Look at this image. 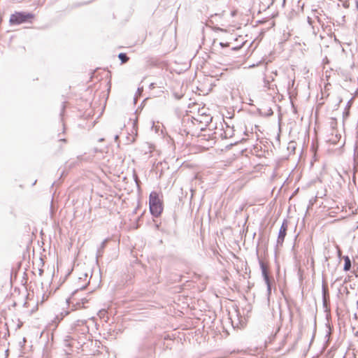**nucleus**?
Listing matches in <instances>:
<instances>
[{
  "instance_id": "f257e3e1",
  "label": "nucleus",
  "mask_w": 358,
  "mask_h": 358,
  "mask_svg": "<svg viewBox=\"0 0 358 358\" xmlns=\"http://www.w3.org/2000/svg\"><path fill=\"white\" fill-rule=\"evenodd\" d=\"M137 350L140 358H148L155 353V343L152 339L145 338L137 345Z\"/></svg>"
},
{
  "instance_id": "f03ea898",
  "label": "nucleus",
  "mask_w": 358,
  "mask_h": 358,
  "mask_svg": "<svg viewBox=\"0 0 358 358\" xmlns=\"http://www.w3.org/2000/svg\"><path fill=\"white\" fill-rule=\"evenodd\" d=\"M35 15L31 12L15 11L11 14L9 23L10 25H19L23 23L32 22Z\"/></svg>"
},
{
  "instance_id": "7ed1b4c3",
  "label": "nucleus",
  "mask_w": 358,
  "mask_h": 358,
  "mask_svg": "<svg viewBox=\"0 0 358 358\" xmlns=\"http://www.w3.org/2000/svg\"><path fill=\"white\" fill-rule=\"evenodd\" d=\"M149 207L151 215L159 217L163 211V203L157 192H151L149 196Z\"/></svg>"
},
{
  "instance_id": "20e7f679",
  "label": "nucleus",
  "mask_w": 358,
  "mask_h": 358,
  "mask_svg": "<svg viewBox=\"0 0 358 358\" xmlns=\"http://www.w3.org/2000/svg\"><path fill=\"white\" fill-rule=\"evenodd\" d=\"M258 259H259V266H260V268L262 271V275L266 285L267 298H268V301H269L270 296L271 294V286H272L271 278L268 275V272L267 268H266L265 264L264 263V262L262 260H261L259 257H258Z\"/></svg>"
},
{
  "instance_id": "39448f33",
  "label": "nucleus",
  "mask_w": 358,
  "mask_h": 358,
  "mask_svg": "<svg viewBox=\"0 0 358 358\" xmlns=\"http://www.w3.org/2000/svg\"><path fill=\"white\" fill-rule=\"evenodd\" d=\"M287 227H288V221H287V220L284 219V220L282 221V223L280 226V228L279 229L278 234V238H277V241H276L277 247L282 245V244L284 243L285 238L287 235Z\"/></svg>"
},
{
  "instance_id": "423d86ee",
  "label": "nucleus",
  "mask_w": 358,
  "mask_h": 358,
  "mask_svg": "<svg viewBox=\"0 0 358 358\" xmlns=\"http://www.w3.org/2000/svg\"><path fill=\"white\" fill-rule=\"evenodd\" d=\"M156 174L159 173V178H164L167 179H170L172 177H174L173 174L177 173V171H174L173 170H170L169 167H167L166 170L164 171V166L162 164L160 166L157 165L155 169Z\"/></svg>"
},
{
  "instance_id": "0eeeda50",
  "label": "nucleus",
  "mask_w": 358,
  "mask_h": 358,
  "mask_svg": "<svg viewBox=\"0 0 358 358\" xmlns=\"http://www.w3.org/2000/svg\"><path fill=\"white\" fill-rule=\"evenodd\" d=\"M153 149L152 144L145 142L137 148L136 151L140 152L143 155H147L146 157H150Z\"/></svg>"
},
{
  "instance_id": "6e6552de",
  "label": "nucleus",
  "mask_w": 358,
  "mask_h": 358,
  "mask_svg": "<svg viewBox=\"0 0 358 358\" xmlns=\"http://www.w3.org/2000/svg\"><path fill=\"white\" fill-rule=\"evenodd\" d=\"M353 98H351L346 104V106L343 112V119H347L350 116V108L352 106Z\"/></svg>"
},
{
  "instance_id": "1a4fd4ad",
  "label": "nucleus",
  "mask_w": 358,
  "mask_h": 358,
  "mask_svg": "<svg viewBox=\"0 0 358 358\" xmlns=\"http://www.w3.org/2000/svg\"><path fill=\"white\" fill-rule=\"evenodd\" d=\"M106 242H107L106 239L104 240L103 241H102V243H101L99 248L97 249L96 254V262L98 261V259L100 257H102L103 252V249H104V248L106 246Z\"/></svg>"
},
{
  "instance_id": "9d476101",
  "label": "nucleus",
  "mask_w": 358,
  "mask_h": 358,
  "mask_svg": "<svg viewBox=\"0 0 358 358\" xmlns=\"http://www.w3.org/2000/svg\"><path fill=\"white\" fill-rule=\"evenodd\" d=\"M343 259H344L343 270L345 271H348L350 270L351 266H352L351 259L349 257V256H348V255L344 256Z\"/></svg>"
},
{
  "instance_id": "9b49d317",
  "label": "nucleus",
  "mask_w": 358,
  "mask_h": 358,
  "mask_svg": "<svg viewBox=\"0 0 358 358\" xmlns=\"http://www.w3.org/2000/svg\"><path fill=\"white\" fill-rule=\"evenodd\" d=\"M93 0H90V1H83V2H79V3H73L71 5H69L68 6V8L70 10H73V9H75L80 6L87 5V4L90 3Z\"/></svg>"
},
{
  "instance_id": "f8f14e48",
  "label": "nucleus",
  "mask_w": 358,
  "mask_h": 358,
  "mask_svg": "<svg viewBox=\"0 0 358 358\" xmlns=\"http://www.w3.org/2000/svg\"><path fill=\"white\" fill-rule=\"evenodd\" d=\"M212 119H213V117L210 115H202L201 120H199L197 119H195V120L199 121V122H201V123L205 122L206 126H208L211 122Z\"/></svg>"
},
{
  "instance_id": "ddd939ff",
  "label": "nucleus",
  "mask_w": 358,
  "mask_h": 358,
  "mask_svg": "<svg viewBox=\"0 0 358 358\" xmlns=\"http://www.w3.org/2000/svg\"><path fill=\"white\" fill-rule=\"evenodd\" d=\"M117 57L120 60L122 64L127 63L129 60V57L125 52L119 53Z\"/></svg>"
},
{
  "instance_id": "4468645a",
  "label": "nucleus",
  "mask_w": 358,
  "mask_h": 358,
  "mask_svg": "<svg viewBox=\"0 0 358 358\" xmlns=\"http://www.w3.org/2000/svg\"><path fill=\"white\" fill-rule=\"evenodd\" d=\"M322 304L324 312H328L329 310L330 306V299L329 297L322 298Z\"/></svg>"
},
{
  "instance_id": "2eb2a0df",
  "label": "nucleus",
  "mask_w": 358,
  "mask_h": 358,
  "mask_svg": "<svg viewBox=\"0 0 358 358\" xmlns=\"http://www.w3.org/2000/svg\"><path fill=\"white\" fill-rule=\"evenodd\" d=\"M85 323L86 320H78L72 324L71 328L76 330L77 327L83 326L85 324Z\"/></svg>"
},
{
  "instance_id": "dca6fc26",
  "label": "nucleus",
  "mask_w": 358,
  "mask_h": 358,
  "mask_svg": "<svg viewBox=\"0 0 358 358\" xmlns=\"http://www.w3.org/2000/svg\"><path fill=\"white\" fill-rule=\"evenodd\" d=\"M322 298L329 297L328 288L324 285H322Z\"/></svg>"
},
{
  "instance_id": "f3484780",
  "label": "nucleus",
  "mask_w": 358,
  "mask_h": 358,
  "mask_svg": "<svg viewBox=\"0 0 358 358\" xmlns=\"http://www.w3.org/2000/svg\"><path fill=\"white\" fill-rule=\"evenodd\" d=\"M66 107V102L65 101L62 102V108H61V111H60V114H59L62 121H63V116L65 113Z\"/></svg>"
},
{
  "instance_id": "a211bd4d",
  "label": "nucleus",
  "mask_w": 358,
  "mask_h": 358,
  "mask_svg": "<svg viewBox=\"0 0 358 358\" xmlns=\"http://www.w3.org/2000/svg\"><path fill=\"white\" fill-rule=\"evenodd\" d=\"M68 314H69V311H66V310L61 312V313H60L61 315L60 316L57 315L55 319H57L58 320V322H60V320H62L63 319V317L66 316Z\"/></svg>"
},
{
  "instance_id": "6ab92c4d",
  "label": "nucleus",
  "mask_w": 358,
  "mask_h": 358,
  "mask_svg": "<svg viewBox=\"0 0 358 358\" xmlns=\"http://www.w3.org/2000/svg\"><path fill=\"white\" fill-rule=\"evenodd\" d=\"M143 87H138L136 93L135 94V96L134 98V101L136 102V99L137 96H141V93L143 92Z\"/></svg>"
},
{
  "instance_id": "aec40b11",
  "label": "nucleus",
  "mask_w": 358,
  "mask_h": 358,
  "mask_svg": "<svg viewBox=\"0 0 358 358\" xmlns=\"http://www.w3.org/2000/svg\"><path fill=\"white\" fill-rule=\"evenodd\" d=\"M136 136H137V130H136L135 135L134 136H132V137L127 136V138L128 141H129L131 143H133L136 141Z\"/></svg>"
},
{
  "instance_id": "412c9836",
  "label": "nucleus",
  "mask_w": 358,
  "mask_h": 358,
  "mask_svg": "<svg viewBox=\"0 0 358 358\" xmlns=\"http://www.w3.org/2000/svg\"><path fill=\"white\" fill-rule=\"evenodd\" d=\"M263 117H271L273 115V111L271 108H269L266 113H264Z\"/></svg>"
},
{
  "instance_id": "4be33fe9",
  "label": "nucleus",
  "mask_w": 358,
  "mask_h": 358,
  "mask_svg": "<svg viewBox=\"0 0 358 358\" xmlns=\"http://www.w3.org/2000/svg\"><path fill=\"white\" fill-rule=\"evenodd\" d=\"M90 283V280H87V282H85L84 285H81L80 287V288H78L77 289H76L73 292V295H74L79 289H84L87 285Z\"/></svg>"
},
{
  "instance_id": "5701e85b",
  "label": "nucleus",
  "mask_w": 358,
  "mask_h": 358,
  "mask_svg": "<svg viewBox=\"0 0 358 358\" xmlns=\"http://www.w3.org/2000/svg\"><path fill=\"white\" fill-rule=\"evenodd\" d=\"M220 46L222 48H227V47H229V45L230 43L227 42V43H223V42H220L219 43Z\"/></svg>"
},
{
  "instance_id": "b1692460",
  "label": "nucleus",
  "mask_w": 358,
  "mask_h": 358,
  "mask_svg": "<svg viewBox=\"0 0 358 358\" xmlns=\"http://www.w3.org/2000/svg\"><path fill=\"white\" fill-rule=\"evenodd\" d=\"M326 194L325 192H317V194H316V196L315 197H318V198H322L323 196H325Z\"/></svg>"
},
{
  "instance_id": "393cba45",
  "label": "nucleus",
  "mask_w": 358,
  "mask_h": 358,
  "mask_svg": "<svg viewBox=\"0 0 358 358\" xmlns=\"http://www.w3.org/2000/svg\"><path fill=\"white\" fill-rule=\"evenodd\" d=\"M234 135V130H232L231 134H228L227 131H224V138L231 137Z\"/></svg>"
},
{
  "instance_id": "a878e982",
  "label": "nucleus",
  "mask_w": 358,
  "mask_h": 358,
  "mask_svg": "<svg viewBox=\"0 0 358 358\" xmlns=\"http://www.w3.org/2000/svg\"><path fill=\"white\" fill-rule=\"evenodd\" d=\"M243 44H244V43H242V44L241 45H239V46L233 47L231 48V50H234V51H237V50H238L239 49L241 48V47L243 45Z\"/></svg>"
},
{
  "instance_id": "bb28decb",
  "label": "nucleus",
  "mask_w": 358,
  "mask_h": 358,
  "mask_svg": "<svg viewBox=\"0 0 358 358\" xmlns=\"http://www.w3.org/2000/svg\"><path fill=\"white\" fill-rule=\"evenodd\" d=\"M257 113L262 117H263V115H264L260 108H257Z\"/></svg>"
},
{
  "instance_id": "cd10ccee",
  "label": "nucleus",
  "mask_w": 358,
  "mask_h": 358,
  "mask_svg": "<svg viewBox=\"0 0 358 358\" xmlns=\"http://www.w3.org/2000/svg\"><path fill=\"white\" fill-rule=\"evenodd\" d=\"M141 181V180H134V183H135L136 186L138 188H139V187H140Z\"/></svg>"
},
{
  "instance_id": "c85d7f7f",
  "label": "nucleus",
  "mask_w": 358,
  "mask_h": 358,
  "mask_svg": "<svg viewBox=\"0 0 358 358\" xmlns=\"http://www.w3.org/2000/svg\"><path fill=\"white\" fill-rule=\"evenodd\" d=\"M155 85L156 84L155 83H150V85H149V89L150 90H153L154 88H155Z\"/></svg>"
},
{
  "instance_id": "c756f323",
  "label": "nucleus",
  "mask_w": 358,
  "mask_h": 358,
  "mask_svg": "<svg viewBox=\"0 0 358 358\" xmlns=\"http://www.w3.org/2000/svg\"><path fill=\"white\" fill-rule=\"evenodd\" d=\"M264 87H268V85H269V81L267 80L266 78L264 79Z\"/></svg>"
},
{
  "instance_id": "7c9ffc66",
  "label": "nucleus",
  "mask_w": 358,
  "mask_h": 358,
  "mask_svg": "<svg viewBox=\"0 0 358 358\" xmlns=\"http://www.w3.org/2000/svg\"><path fill=\"white\" fill-rule=\"evenodd\" d=\"M299 187L296 188L294 192H293L292 196H294V195H296L297 194V192H299Z\"/></svg>"
},
{
  "instance_id": "2f4dec72",
  "label": "nucleus",
  "mask_w": 358,
  "mask_h": 358,
  "mask_svg": "<svg viewBox=\"0 0 358 358\" xmlns=\"http://www.w3.org/2000/svg\"><path fill=\"white\" fill-rule=\"evenodd\" d=\"M323 62L324 64L329 63V59H328V58L327 57L324 59H323Z\"/></svg>"
},
{
  "instance_id": "473e14b6",
  "label": "nucleus",
  "mask_w": 358,
  "mask_h": 358,
  "mask_svg": "<svg viewBox=\"0 0 358 358\" xmlns=\"http://www.w3.org/2000/svg\"><path fill=\"white\" fill-rule=\"evenodd\" d=\"M83 277H84V280H85V281H87V277H88L87 273H84V274H83Z\"/></svg>"
},
{
  "instance_id": "72a5a7b5",
  "label": "nucleus",
  "mask_w": 358,
  "mask_h": 358,
  "mask_svg": "<svg viewBox=\"0 0 358 358\" xmlns=\"http://www.w3.org/2000/svg\"><path fill=\"white\" fill-rule=\"evenodd\" d=\"M353 318H354L355 320H357V319L358 318V315H357V313H355L354 314V315H353Z\"/></svg>"
},
{
  "instance_id": "f704fd0d",
  "label": "nucleus",
  "mask_w": 358,
  "mask_h": 358,
  "mask_svg": "<svg viewBox=\"0 0 358 358\" xmlns=\"http://www.w3.org/2000/svg\"><path fill=\"white\" fill-rule=\"evenodd\" d=\"M356 8L358 10V0L355 1Z\"/></svg>"
},
{
  "instance_id": "c9c22d12",
  "label": "nucleus",
  "mask_w": 358,
  "mask_h": 358,
  "mask_svg": "<svg viewBox=\"0 0 358 358\" xmlns=\"http://www.w3.org/2000/svg\"><path fill=\"white\" fill-rule=\"evenodd\" d=\"M238 141L234 142V143H231V144L229 145V147H231V146H232V145H236V144H238Z\"/></svg>"
},
{
  "instance_id": "e433bc0d",
  "label": "nucleus",
  "mask_w": 358,
  "mask_h": 358,
  "mask_svg": "<svg viewBox=\"0 0 358 358\" xmlns=\"http://www.w3.org/2000/svg\"><path fill=\"white\" fill-rule=\"evenodd\" d=\"M82 301H83V302H82L83 305H84V303L87 301V300L85 299H82Z\"/></svg>"
},
{
  "instance_id": "4c0bfd02",
  "label": "nucleus",
  "mask_w": 358,
  "mask_h": 358,
  "mask_svg": "<svg viewBox=\"0 0 358 358\" xmlns=\"http://www.w3.org/2000/svg\"><path fill=\"white\" fill-rule=\"evenodd\" d=\"M37 180H34L33 183H31V186L33 187L36 185Z\"/></svg>"
},
{
  "instance_id": "58836bf2",
  "label": "nucleus",
  "mask_w": 358,
  "mask_h": 358,
  "mask_svg": "<svg viewBox=\"0 0 358 358\" xmlns=\"http://www.w3.org/2000/svg\"><path fill=\"white\" fill-rule=\"evenodd\" d=\"M192 179H194V180L198 179V178H197V176H196V175H194Z\"/></svg>"
},
{
  "instance_id": "ea45409f",
  "label": "nucleus",
  "mask_w": 358,
  "mask_h": 358,
  "mask_svg": "<svg viewBox=\"0 0 358 358\" xmlns=\"http://www.w3.org/2000/svg\"><path fill=\"white\" fill-rule=\"evenodd\" d=\"M43 272V270H42V269H39V274H40V275H42Z\"/></svg>"
},
{
  "instance_id": "a19ab883",
  "label": "nucleus",
  "mask_w": 358,
  "mask_h": 358,
  "mask_svg": "<svg viewBox=\"0 0 358 358\" xmlns=\"http://www.w3.org/2000/svg\"><path fill=\"white\" fill-rule=\"evenodd\" d=\"M118 138H119L118 135H115V140L117 141Z\"/></svg>"
},
{
  "instance_id": "79ce46f5",
  "label": "nucleus",
  "mask_w": 358,
  "mask_h": 358,
  "mask_svg": "<svg viewBox=\"0 0 358 358\" xmlns=\"http://www.w3.org/2000/svg\"><path fill=\"white\" fill-rule=\"evenodd\" d=\"M256 66H257V64H252V65H250V67H255Z\"/></svg>"
},
{
  "instance_id": "37998d69",
  "label": "nucleus",
  "mask_w": 358,
  "mask_h": 358,
  "mask_svg": "<svg viewBox=\"0 0 358 358\" xmlns=\"http://www.w3.org/2000/svg\"><path fill=\"white\" fill-rule=\"evenodd\" d=\"M63 176L62 173L60 175V176L58 178L59 180L62 179V177Z\"/></svg>"
},
{
  "instance_id": "c03bdc74",
  "label": "nucleus",
  "mask_w": 358,
  "mask_h": 358,
  "mask_svg": "<svg viewBox=\"0 0 358 358\" xmlns=\"http://www.w3.org/2000/svg\"><path fill=\"white\" fill-rule=\"evenodd\" d=\"M350 278H345V280H344V282H347L348 280H349Z\"/></svg>"
},
{
  "instance_id": "a18cd8bd",
  "label": "nucleus",
  "mask_w": 358,
  "mask_h": 358,
  "mask_svg": "<svg viewBox=\"0 0 358 358\" xmlns=\"http://www.w3.org/2000/svg\"><path fill=\"white\" fill-rule=\"evenodd\" d=\"M245 141V138H242V139L240 141V142H243V141Z\"/></svg>"
},
{
  "instance_id": "49530a36",
  "label": "nucleus",
  "mask_w": 358,
  "mask_h": 358,
  "mask_svg": "<svg viewBox=\"0 0 358 358\" xmlns=\"http://www.w3.org/2000/svg\"><path fill=\"white\" fill-rule=\"evenodd\" d=\"M244 134H245V135H248V131H244Z\"/></svg>"
},
{
  "instance_id": "de8ad7c7",
  "label": "nucleus",
  "mask_w": 358,
  "mask_h": 358,
  "mask_svg": "<svg viewBox=\"0 0 358 358\" xmlns=\"http://www.w3.org/2000/svg\"><path fill=\"white\" fill-rule=\"evenodd\" d=\"M60 141L65 142L66 140L65 138L61 139Z\"/></svg>"
},
{
  "instance_id": "09e8293b",
  "label": "nucleus",
  "mask_w": 358,
  "mask_h": 358,
  "mask_svg": "<svg viewBox=\"0 0 358 358\" xmlns=\"http://www.w3.org/2000/svg\"><path fill=\"white\" fill-rule=\"evenodd\" d=\"M146 100H147V98L144 99V100L143 101L142 103H143Z\"/></svg>"
},
{
  "instance_id": "8fccbe9b",
  "label": "nucleus",
  "mask_w": 358,
  "mask_h": 358,
  "mask_svg": "<svg viewBox=\"0 0 358 358\" xmlns=\"http://www.w3.org/2000/svg\"><path fill=\"white\" fill-rule=\"evenodd\" d=\"M225 124H226L227 127H229V128L230 127L227 123L225 122Z\"/></svg>"
},
{
  "instance_id": "3c124183",
  "label": "nucleus",
  "mask_w": 358,
  "mask_h": 358,
  "mask_svg": "<svg viewBox=\"0 0 358 358\" xmlns=\"http://www.w3.org/2000/svg\"><path fill=\"white\" fill-rule=\"evenodd\" d=\"M252 99H250V105H252Z\"/></svg>"
},
{
  "instance_id": "603ef678",
  "label": "nucleus",
  "mask_w": 358,
  "mask_h": 358,
  "mask_svg": "<svg viewBox=\"0 0 358 358\" xmlns=\"http://www.w3.org/2000/svg\"><path fill=\"white\" fill-rule=\"evenodd\" d=\"M252 99H250V105H252Z\"/></svg>"
},
{
  "instance_id": "864d4df0",
  "label": "nucleus",
  "mask_w": 358,
  "mask_h": 358,
  "mask_svg": "<svg viewBox=\"0 0 358 358\" xmlns=\"http://www.w3.org/2000/svg\"><path fill=\"white\" fill-rule=\"evenodd\" d=\"M252 99H250V105H252Z\"/></svg>"
},
{
  "instance_id": "5fc2aeb1",
  "label": "nucleus",
  "mask_w": 358,
  "mask_h": 358,
  "mask_svg": "<svg viewBox=\"0 0 358 358\" xmlns=\"http://www.w3.org/2000/svg\"><path fill=\"white\" fill-rule=\"evenodd\" d=\"M352 181H353L354 184L356 185V180H353Z\"/></svg>"
},
{
  "instance_id": "6e6d98bb",
  "label": "nucleus",
  "mask_w": 358,
  "mask_h": 358,
  "mask_svg": "<svg viewBox=\"0 0 358 358\" xmlns=\"http://www.w3.org/2000/svg\"><path fill=\"white\" fill-rule=\"evenodd\" d=\"M83 279H84V277H80L79 278V280H83Z\"/></svg>"
},
{
  "instance_id": "4d7b16f0",
  "label": "nucleus",
  "mask_w": 358,
  "mask_h": 358,
  "mask_svg": "<svg viewBox=\"0 0 358 358\" xmlns=\"http://www.w3.org/2000/svg\"><path fill=\"white\" fill-rule=\"evenodd\" d=\"M83 279H84V277H80L79 278V280H83Z\"/></svg>"
},
{
  "instance_id": "13d9d810",
  "label": "nucleus",
  "mask_w": 358,
  "mask_h": 358,
  "mask_svg": "<svg viewBox=\"0 0 358 358\" xmlns=\"http://www.w3.org/2000/svg\"><path fill=\"white\" fill-rule=\"evenodd\" d=\"M122 179H123V180H125V179H127V177H126V176H124V177L122 178Z\"/></svg>"
},
{
  "instance_id": "bf43d9fd",
  "label": "nucleus",
  "mask_w": 358,
  "mask_h": 358,
  "mask_svg": "<svg viewBox=\"0 0 358 358\" xmlns=\"http://www.w3.org/2000/svg\"><path fill=\"white\" fill-rule=\"evenodd\" d=\"M356 304H357V308L358 309V301H357Z\"/></svg>"
},
{
  "instance_id": "052dcab7",
  "label": "nucleus",
  "mask_w": 358,
  "mask_h": 358,
  "mask_svg": "<svg viewBox=\"0 0 358 358\" xmlns=\"http://www.w3.org/2000/svg\"><path fill=\"white\" fill-rule=\"evenodd\" d=\"M292 313H290V319L292 320Z\"/></svg>"
},
{
  "instance_id": "680f3d73",
  "label": "nucleus",
  "mask_w": 358,
  "mask_h": 358,
  "mask_svg": "<svg viewBox=\"0 0 358 358\" xmlns=\"http://www.w3.org/2000/svg\"><path fill=\"white\" fill-rule=\"evenodd\" d=\"M136 179H137V178H136L135 177V176L134 175V180H136Z\"/></svg>"
}]
</instances>
